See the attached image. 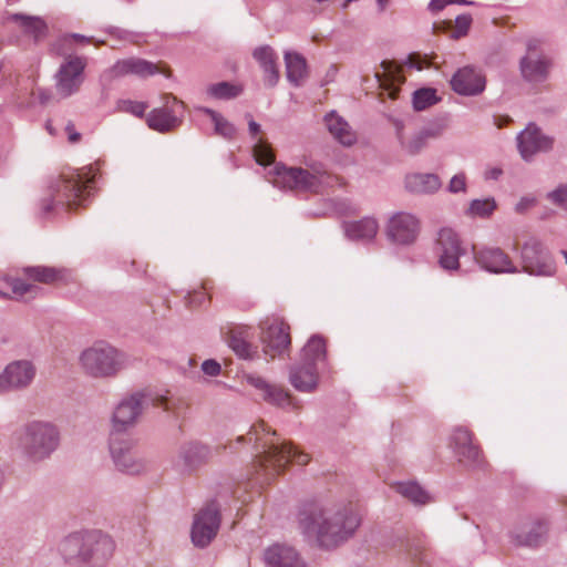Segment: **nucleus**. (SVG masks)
<instances>
[{
    "instance_id": "1",
    "label": "nucleus",
    "mask_w": 567,
    "mask_h": 567,
    "mask_svg": "<svg viewBox=\"0 0 567 567\" xmlns=\"http://www.w3.org/2000/svg\"><path fill=\"white\" fill-rule=\"evenodd\" d=\"M360 525L358 513L349 506L311 505L300 515V527L320 547L333 548L351 537Z\"/></svg>"
},
{
    "instance_id": "2",
    "label": "nucleus",
    "mask_w": 567,
    "mask_h": 567,
    "mask_svg": "<svg viewBox=\"0 0 567 567\" xmlns=\"http://www.w3.org/2000/svg\"><path fill=\"white\" fill-rule=\"evenodd\" d=\"M248 441H254L256 449L260 450L256 456L255 467L256 472L265 480L274 478L282 473L291 461L299 465H306L310 461L308 454L297 452L289 443L281 441L264 421L251 426Z\"/></svg>"
},
{
    "instance_id": "3",
    "label": "nucleus",
    "mask_w": 567,
    "mask_h": 567,
    "mask_svg": "<svg viewBox=\"0 0 567 567\" xmlns=\"http://www.w3.org/2000/svg\"><path fill=\"white\" fill-rule=\"evenodd\" d=\"M59 550L70 565L104 567L114 555L115 542L102 530L93 529L69 535L60 543Z\"/></svg>"
},
{
    "instance_id": "4",
    "label": "nucleus",
    "mask_w": 567,
    "mask_h": 567,
    "mask_svg": "<svg viewBox=\"0 0 567 567\" xmlns=\"http://www.w3.org/2000/svg\"><path fill=\"white\" fill-rule=\"evenodd\" d=\"M12 442L27 461L38 463L59 447L60 431L51 422L33 420L14 431Z\"/></svg>"
},
{
    "instance_id": "5",
    "label": "nucleus",
    "mask_w": 567,
    "mask_h": 567,
    "mask_svg": "<svg viewBox=\"0 0 567 567\" xmlns=\"http://www.w3.org/2000/svg\"><path fill=\"white\" fill-rule=\"evenodd\" d=\"M94 183V176L86 177L82 174L60 176L50 186L49 197L41 200L43 216L49 215L56 206L68 210H74L85 200V192L90 184Z\"/></svg>"
},
{
    "instance_id": "6",
    "label": "nucleus",
    "mask_w": 567,
    "mask_h": 567,
    "mask_svg": "<svg viewBox=\"0 0 567 567\" xmlns=\"http://www.w3.org/2000/svg\"><path fill=\"white\" fill-rule=\"evenodd\" d=\"M127 355L106 342H96L80 355L83 371L95 379L114 378L126 368Z\"/></svg>"
},
{
    "instance_id": "7",
    "label": "nucleus",
    "mask_w": 567,
    "mask_h": 567,
    "mask_svg": "<svg viewBox=\"0 0 567 567\" xmlns=\"http://www.w3.org/2000/svg\"><path fill=\"white\" fill-rule=\"evenodd\" d=\"M326 358V340L320 336L311 337L301 351L300 362L290 370V383L302 392H310L318 383L317 363Z\"/></svg>"
},
{
    "instance_id": "8",
    "label": "nucleus",
    "mask_w": 567,
    "mask_h": 567,
    "mask_svg": "<svg viewBox=\"0 0 567 567\" xmlns=\"http://www.w3.org/2000/svg\"><path fill=\"white\" fill-rule=\"evenodd\" d=\"M330 175L320 167L303 169L300 167H286L276 165L269 173V181L274 186L290 190L319 192L323 186L330 185Z\"/></svg>"
},
{
    "instance_id": "9",
    "label": "nucleus",
    "mask_w": 567,
    "mask_h": 567,
    "mask_svg": "<svg viewBox=\"0 0 567 567\" xmlns=\"http://www.w3.org/2000/svg\"><path fill=\"white\" fill-rule=\"evenodd\" d=\"M109 451L117 471L127 475L142 472V445L138 435L110 432Z\"/></svg>"
},
{
    "instance_id": "10",
    "label": "nucleus",
    "mask_w": 567,
    "mask_h": 567,
    "mask_svg": "<svg viewBox=\"0 0 567 567\" xmlns=\"http://www.w3.org/2000/svg\"><path fill=\"white\" fill-rule=\"evenodd\" d=\"M163 105L150 112L146 123L150 128L159 133H167L182 124L185 104L172 94L162 97Z\"/></svg>"
},
{
    "instance_id": "11",
    "label": "nucleus",
    "mask_w": 567,
    "mask_h": 567,
    "mask_svg": "<svg viewBox=\"0 0 567 567\" xmlns=\"http://www.w3.org/2000/svg\"><path fill=\"white\" fill-rule=\"evenodd\" d=\"M142 416V391L124 395L112 414L111 432L131 433Z\"/></svg>"
},
{
    "instance_id": "12",
    "label": "nucleus",
    "mask_w": 567,
    "mask_h": 567,
    "mask_svg": "<svg viewBox=\"0 0 567 567\" xmlns=\"http://www.w3.org/2000/svg\"><path fill=\"white\" fill-rule=\"evenodd\" d=\"M264 352L271 359L281 354L291 342L290 327L279 318H267L260 323Z\"/></svg>"
},
{
    "instance_id": "13",
    "label": "nucleus",
    "mask_w": 567,
    "mask_h": 567,
    "mask_svg": "<svg viewBox=\"0 0 567 567\" xmlns=\"http://www.w3.org/2000/svg\"><path fill=\"white\" fill-rule=\"evenodd\" d=\"M85 65V59L72 55L68 56L60 65L55 74V89L61 97L66 99L80 90L84 80Z\"/></svg>"
},
{
    "instance_id": "14",
    "label": "nucleus",
    "mask_w": 567,
    "mask_h": 567,
    "mask_svg": "<svg viewBox=\"0 0 567 567\" xmlns=\"http://www.w3.org/2000/svg\"><path fill=\"white\" fill-rule=\"evenodd\" d=\"M37 369L29 360L10 362L0 373V394L24 390L35 378Z\"/></svg>"
},
{
    "instance_id": "15",
    "label": "nucleus",
    "mask_w": 567,
    "mask_h": 567,
    "mask_svg": "<svg viewBox=\"0 0 567 567\" xmlns=\"http://www.w3.org/2000/svg\"><path fill=\"white\" fill-rule=\"evenodd\" d=\"M220 525L218 506L212 502L200 509L194 519L192 528V540L195 546H207L217 535Z\"/></svg>"
},
{
    "instance_id": "16",
    "label": "nucleus",
    "mask_w": 567,
    "mask_h": 567,
    "mask_svg": "<svg viewBox=\"0 0 567 567\" xmlns=\"http://www.w3.org/2000/svg\"><path fill=\"white\" fill-rule=\"evenodd\" d=\"M439 264L445 270H457L460 257L465 254L457 234L451 228H442L436 240Z\"/></svg>"
},
{
    "instance_id": "17",
    "label": "nucleus",
    "mask_w": 567,
    "mask_h": 567,
    "mask_svg": "<svg viewBox=\"0 0 567 567\" xmlns=\"http://www.w3.org/2000/svg\"><path fill=\"white\" fill-rule=\"evenodd\" d=\"M420 233L419 219L408 213L393 215L388 224L386 234L391 241L398 245L413 244Z\"/></svg>"
},
{
    "instance_id": "18",
    "label": "nucleus",
    "mask_w": 567,
    "mask_h": 567,
    "mask_svg": "<svg viewBox=\"0 0 567 567\" xmlns=\"http://www.w3.org/2000/svg\"><path fill=\"white\" fill-rule=\"evenodd\" d=\"M485 85V76L473 66L458 69L451 79L453 91L460 95H477L484 91Z\"/></svg>"
},
{
    "instance_id": "19",
    "label": "nucleus",
    "mask_w": 567,
    "mask_h": 567,
    "mask_svg": "<svg viewBox=\"0 0 567 567\" xmlns=\"http://www.w3.org/2000/svg\"><path fill=\"white\" fill-rule=\"evenodd\" d=\"M396 135L402 150L409 155L420 153L430 140L437 136V132L431 128H414L412 126H396Z\"/></svg>"
},
{
    "instance_id": "20",
    "label": "nucleus",
    "mask_w": 567,
    "mask_h": 567,
    "mask_svg": "<svg viewBox=\"0 0 567 567\" xmlns=\"http://www.w3.org/2000/svg\"><path fill=\"white\" fill-rule=\"evenodd\" d=\"M518 150L522 157L528 161L536 153L551 148L553 141L542 134L539 128L529 124L517 137Z\"/></svg>"
},
{
    "instance_id": "21",
    "label": "nucleus",
    "mask_w": 567,
    "mask_h": 567,
    "mask_svg": "<svg viewBox=\"0 0 567 567\" xmlns=\"http://www.w3.org/2000/svg\"><path fill=\"white\" fill-rule=\"evenodd\" d=\"M522 257L524 269L530 275L550 276L554 271L549 257L537 243L525 245Z\"/></svg>"
},
{
    "instance_id": "22",
    "label": "nucleus",
    "mask_w": 567,
    "mask_h": 567,
    "mask_svg": "<svg viewBox=\"0 0 567 567\" xmlns=\"http://www.w3.org/2000/svg\"><path fill=\"white\" fill-rule=\"evenodd\" d=\"M474 258L477 264L489 272H515L516 267L513 265L508 255L499 248H485L480 251L474 250Z\"/></svg>"
},
{
    "instance_id": "23",
    "label": "nucleus",
    "mask_w": 567,
    "mask_h": 567,
    "mask_svg": "<svg viewBox=\"0 0 567 567\" xmlns=\"http://www.w3.org/2000/svg\"><path fill=\"white\" fill-rule=\"evenodd\" d=\"M551 62L544 55L536 54L532 44H528V53L520 60V72L529 82H542L547 79Z\"/></svg>"
},
{
    "instance_id": "24",
    "label": "nucleus",
    "mask_w": 567,
    "mask_h": 567,
    "mask_svg": "<svg viewBox=\"0 0 567 567\" xmlns=\"http://www.w3.org/2000/svg\"><path fill=\"white\" fill-rule=\"evenodd\" d=\"M254 331L249 326L238 324L233 327L227 337L228 346L243 359H250L257 353V347L252 344Z\"/></svg>"
},
{
    "instance_id": "25",
    "label": "nucleus",
    "mask_w": 567,
    "mask_h": 567,
    "mask_svg": "<svg viewBox=\"0 0 567 567\" xmlns=\"http://www.w3.org/2000/svg\"><path fill=\"white\" fill-rule=\"evenodd\" d=\"M452 444L460 462L465 464L478 463L481 460V450L473 443L472 433L463 427H457L452 434Z\"/></svg>"
},
{
    "instance_id": "26",
    "label": "nucleus",
    "mask_w": 567,
    "mask_h": 567,
    "mask_svg": "<svg viewBox=\"0 0 567 567\" xmlns=\"http://www.w3.org/2000/svg\"><path fill=\"white\" fill-rule=\"evenodd\" d=\"M381 66L382 73H375L379 85L388 92L389 97L396 99L399 94V86L405 81L402 73V66L393 61H383Z\"/></svg>"
},
{
    "instance_id": "27",
    "label": "nucleus",
    "mask_w": 567,
    "mask_h": 567,
    "mask_svg": "<svg viewBox=\"0 0 567 567\" xmlns=\"http://www.w3.org/2000/svg\"><path fill=\"white\" fill-rule=\"evenodd\" d=\"M265 560L274 567H306L298 553L289 546L274 545L265 553Z\"/></svg>"
},
{
    "instance_id": "28",
    "label": "nucleus",
    "mask_w": 567,
    "mask_h": 567,
    "mask_svg": "<svg viewBox=\"0 0 567 567\" xmlns=\"http://www.w3.org/2000/svg\"><path fill=\"white\" fill-rule=\"evenodd\" d=\"M405 188L414 194H431L440 189L442 183L436 174L411 173L405 176Z\"/></svg>"
},
{
    "instance_id": "29",
    "label": "nucleus",
    "mask_w": 567,
    "mask_h": 567,
    "mask_svg": "<svg viewBox=\"0 0 567 567\" xmlns=\"http://www.w3.org/2000/svg\"><path fill=\"white\" fill-rule=\"evenodd\" d=\"M9 20L18 23L25 34L33 38L34 42H39L48 34V25L39 17L13 13Z\"/></svg>"
},
{
    "instance_id": "30",
    "label": "nucleus",
    "mask_w": 567,
    "mask_h": 567,
    "mask_svg": "<svg viewBox=\"0 0 567 567\" xmlns=\"http://www.w3.org/2000/svg\"><path fill=\"white\" fill-rule=\"evenodd\" d=\"M324 122L330 134L340 144L350 146L355 142V133L351 130L350 125L336 113L328 114L324 118Z\"/></svg>"
},
{
    "instance_id": "31",
    "label": "nucleus",
    "mask_w": 567,
    "mask_h": 567,
    "mask_svg": "<svg viewBox=\"0 0 567 567\" xmlns=\"http://www.w3.org/2000/svg\"><path fill=\"white\" fill-rule=\"evenodd\" d=\"M252 55L266 73V83L269 86H274L279 79L274 50L268 45L259 47L255 49Z\"/></svg>"
},
{
    "instance_id": "32",
    "label": "nucleus",
    "mask_w": 567,
    "mask_h": 567,
    "mask_svg": "<svg viewBox=\"0 0 567 567\" xmlns=\"http://www.w3.org/2000/svg\"><path fill=\"white\" fill-rule=\"evenodd\" d=\"M472 17L470 14H461L454 21L444 20L434 24L435 31L449 32L451 38L460 39L465 37L471 28Z\"/></svg>"
},
{
    "instance_id": "33",
    "label": "nucleus",
    "mask_w": 567,
    "mask_h": 567,
    "mask_svg": "<svg viewBox=\"0 0 567 567\" xmlns=\"http://www.w3.org/2000/svg\"><path fill=\"white\" fill-rule=\"evenodd\" d=\"M379 226L374 218H363L349 223L346 227L347 236L351 239H372L378 233Z\"/></svg>"
},
{
    "instance_id": "34",
    "label": "nucleus",
    "mask_w": 567,
    "mask_h": 567,
    "mask_svg": "<svg viewBox=\"0 0 567 567\" xmlns=\"http://www.w3.org/2000/svg\"><path fill=\"white\" fill-rule=\"evenodd\" d=\"M22 274L29 280L51 285L62 278L61 271L54 267L30 266L22 269Z\"/></svg>"
},
{
    "instance_id": "35",
    "label": "nucleus",
    "mask_w": 567,
    "mask_h": 567,
    "mask_svg": "<svg viewBox=\"0 0 567 567\" xmlns=\"http://www.w3.org/2000/svg\"><path fill=\"white\" fill-rule=\"evenodd\" d=\"M287 78L291 83L299 84L306 76V60L298 53L286 52L285 54Z\"/></svg>"
},
{
    "instance_id": "36",
    "label": "nucleus",
    "mask_w": 567,
    "mask_h": 567,
    "mask_svg": "<svg viewBox=\"0 0 567 567\" xmlns=\"http://www.w3.org/2000/svg\"><path fill=\"white\" fill-rule=\"evenodd\" d=\"M127 74H142V60L130 58L117 61L111 69L104 72L103 76L112 80Z\"/></svg>"
},
{
    "instance_id": "37",
    "label": "nucleus",
    "mask_w": 567,
    "mask_h": 567,
    "mask_svg": "<svg viewBox=\"0 0 567 567\" xmlns=\"http://www.w3.org/2000/svg\"><path fill=\"white\" fill-rule=\"evenodd\" d=\"M548 528L544 520H535L530 523L525 530L517 535L519 544L535 546L542 542Z\"/></svg>"
},
{
    "instance_id": "38",
    "label": "nucleus",
    "mask_w": 567,
    "mask_h": 567,
    "mask_svg": "<svg viewBox=\"0 0 567 567\" xmlns=\"http://www.w3.org/2000/svg\"><path fill=\"white\" fill-rule=\"evenodd\" d=\"M394 487L398 493L415 504H426L430 501L429 494L415 483H398Z\"/></svg>"
},
{
    "instance_id": "39",
    "label": "nucleus",
    "mask_w": 567,
    "mask_h": 567,
    "mask_svg": "<svg viewBox=\"0 0 567 567\" xmlns=\"http://www.w3.org/2000/svg\"><path fill=\"white\" fill-rule=\"evenodd\" d=\"M496 208L497 205L494 198L474 199L470 203L466 215L473 218H486L489 217Z\"/></svg>"
},
{
    "instance_id": "40",
    "label": "nucleus",
    "mask_w": 567,
    "mask_h": 567,
    "mask_svg": "<svg viewBox=\"0 0 567 567\" xmlns=\"http://www.w3.org/2000/svg\"><path fill=\"white\" fill-rule=\"evenodd\" d=\"M7 284L17 299L33 298L41 290L38 286L27 282L20 278H11Z\"/></svg>"
},
{
    "instance_id": "41",
    "label": "nucleus",
    "mask_w": 567,
    "mask_h": 567,
    "mask_svg": "<svg viewBox=\"0 0 567 567\" xmlns=\"http://www.w3.org/2000/svg\"><path fill=\"white\" fill-rule=\"evenodd\" d=\"M439 101L434 89H420L413 94V106L417 111H423Z\"/></svg>"
},
{
    "instance_id": "42",
    "label": "nucleus",
    "mask_w": 567,
    "mask_h": 567,
    "mask_svg": "<svg viewBox=\"0 0 567 567\" xmlns=\"http://www.w3.org/2000/svg\"><path fill=\"white\" fill-rule=\"evenodd\" d=\"M204 112L210 117L215 126V132L227 138H231L235 135V127L228 121H226L220 114L205 109Z\"/></svg>"
},
{
    "instance_id": "43",
    "label": "nucleus",
    "mask_w": 567,
    "mask_h": 567,
    "mask_svg": "<svg viewBox=\"0 0 567 567\" xmlns=\"http://www.w3.org/2000/svg\"><path fill=\"white\" fill-rule=\"evenodd\" d=\"M241 87L228 82H220L208 87V93L216 99H231L239 95Z\"/></svg>"
},
{
    "instance_id": "44",
    "label": "nucleus",
    "mask_w": 567,
    "mask_h": 567,
    "mask_svg": "<svg viewBox=\"0 0 567 567\" xmlns=\"http://www.w3.org/2000/svg\"><path fill=\"white\" fill-rule=\"evenodd\" d=\"M265 400L279 406L293 405L291 395L281 388L270 385L265 393Z\"/></svg>"
},
{
    "instance_id": "45",
    "label": "nucleus",
    "mask_w": 567,
    "mask_h": 567,
    "mask_svg": "<svg viewBox=\"0 0 567 567\" xmlns=\"http://www.w3.org/2000/svg\"><path fill=\"white\" fill-rule=\"evenodd\" d=\"M254 156H255L257 163L260 165H269L275 159V154L272 152V148L262 138H259L257 141V143L255 144Z\"/></svg>"
},
{
    "instance_id": "46",
    "label": "nucleus",
    "mask_w": 567,
    "mask_h": 567,
    "mask_svg": "<svg viewBox=\"0 0 567 567\" xmlns=\"http://www.w3.org/2000/svg\"><path fill=\"white\" fill-rule=\"evenodd\" d=\"M157 73L164 74L166 78H171L172 71L168 65L164 62L152 63L144 61V78L155 75Z\"/></svg>"
},
{
    "instance_id": "47",
    "label": "nucleus",
    "mask_w": 567,
    "mask_h": 567,
    "mask_svg": "<svg viewBox=\"0 0 567 567\" xmlns=\"http://www.w3.org/2000/svg\"><path fill=\"white\" fill-rule=\"evenodd\" d=\"M117 111L126 112L142 118V103L131 100H120L116 106Z\"/></svg>"
},
{
    "instance_id": "48",
    "label": "nucleus",
    "mask_w": 567,
    "mask_h": 567,
    "mask_svg": "<svg viewBox=\"0 0 567 567\" xmlns=\"http://www.w3.org/2000/svg\"><path fill=\"white\" fill-rule=\"evenodd\" d=\"M548 199L561 207L563 209L567 210V186L560 185L555 190L548 194Z\"/></svg>"
},
{
    "instance_id": "49",
    "label": "nucleus",
    "mask_w": 567,
    "mask_h": 567,
    "mask_svg": "<svg viewBox=\"0 0 567 567\" xmlns=\"http://www.w3.org/2000/svg\"><path fill=\"white\" fill-rule=\"evenodd\" d=\"M433 58L429 56H421L420 54H411L409 56V66L414 68L419 71H421L424 68H427L430 65H434V62L432 61Z\"/></svg>"
},
{
    "instance_id": "50",
    "label": "nucleus",
    "mask_w": 567,
    "mask_h": 567,
    "mask_svg": "<svg viewBox=\"0 0 567 567\" xmlns=\"http://www.w3.org/2000/svg\"><path fill=\"white\" fill-rule=\"evenodd\" d=\"M208 299V293L205 291V288H202L200 290L189 293L187 303L189 307L196 308L204 305Z\"/></svg>"
},
{
    "instance_id": "51",
    "label": "nucleus",
    "mask_w": 567,
    "mask_h": 567,
    "mask_svg": "<svg viewBox=\"0 0 567 567\" xmlns=\"http://www.w3.org/2000/svg\"><path fill=\"white\" fill-rule=\"evenodd\" d=\"M466 190V176L464 173L454 175L449 183V192L460 193Z\"/></svg>"
},
{
    "instance_id": "52",
    "label": "nucleus",
    "mask_w": 567,
    "mask_h": 567,
    "mask_svg": "<svg viewBox=\"0 0 567 567\" xmlns=\"http://www.w3.org/2000/svg\"><path fill=\"white\" fill-rule=\"evenodd\" d=\"M450 3L473 4V2L466 0H432L429 4V8L431 11L436 12Z\"/></svg>"
},
{
    "instance_id": "53",
    "label": "nucleus",
    "mask_w": 567,
    "mask_h": 567,
    "mask_svg": "<svg viewBox=\"0 0 567 567\" xmlns=\"http://www.w3.org/2000/svg\"><path fill=\"white\" fill-rule=\"evenodd\" d=\"M203 371L208 375H217L220 372V364L214 360H206L202 364Z\"/></svg>"
},
{
    "instance_id": "54",
    "label": "nucleus",
    "mask_w": 567,
    "mask_h": 567,
    "mask_svg": "<svg viewBox=\"0 0 567 567\" xmlns=\"http://www.w3.org/2000/svg\"><path fill=\"white\" fill-rule=\"evenodd\" d=\"M65 132L68 133V140L70 143L74 144L81 140V134L75 131V126L72 122H68L65 125Z\"/></svg>"
},
{
    "instance_id": "55",
    "label": "nucleus",
    "mask_w": 567,
    "mask_h": 567,
    "mask_svg": "<svg viewBox=\"0 0 567 567\" xmlns=\"http://www.w3.org/2000/svg\"><path fill=\"white\" fill-rule=\"evenodd\" d=\"M247 382L249 384H251L252 386L262 390L265 393H267V388L270 386L261 378L254 377V375H248L247 377Z\"/></svg>"
},
{
    "instance_id": "56",
    "label": "nucleus",
    "mask_w": 567,
    "mask_h": 567,
    "mask_svg": "<svg viewBox=\"0 0 567 567\" xmlns=\"http://www.w3.org/2000/svg\"><path fill=\"white\" fill-rule=\"evenodd\" d=\"M535 204V199L534 198H529V197H524L522 198L517 205H516V212L517 213H524L526 212L528 208H530L532 206H534Z\"/></svg>"
},
{
    "instance_id": "57",
    "label": "nucleus",
    "mask_w": 567,
    "mask_h": 567,
    "mask_svg": "<svg viewBox=\"0 0 567 567\" xmlns=\"http://www.w3.org/2000/svg\"><path fill=\"white\" fill-rule=\"evenodd\" d=\"M155 405H161L164 408L165 411H173L174 410V403L172 399L166 396H159L154 400Z\"/></svg>"
},
{
    "instance_id": "58",
    "label": "nucleus",
    "mask_w": 567,
    "mask_h": 567,
    "mask_svg": "<svg viewBox=\"0 0 567 567\" xmlns=\"http://www.w3.org/2000/svg\"><path fill=\"white\" fill-rule=\"evenodd\" d=\"M249 132L254 137H256L260 132V125L252 120L249 121Z\"/></svg>"
},
{
    "instance_id": "59",
    "label": "nucleus",
    "mask_w": 567,
    "mask_h": 567,
    "mask_svg": "<svg viewBox=\"0 0 567 567\" xmlns=\"http://www.w3.org/2000/svg\"><path fill=\"white\" fill-rule=\"evenodd\" d=\"M71 37H72L75 41L90 42V39H87L86 37L82 35V34H79V33H73Z\"/></svg>"
},
{
    "instance_id": "60",
    "label": "nucleus",
    "mask_w": 567,
    "mask_h": 567,
    "mask_svg": "<svg viewBox=\"0 0 567 567\" xmlns=\"http://www.w3.org/2000/svg\"><path fill=\"white\" fill-rule=\"evenodd\" d=\"M194 449H195V453H196L197 455H199V456H202V457H205V456L207 455V451H206V449H205V447H203V446H200V447H199V446H196V447H194Z\"/></svg>"
},
{
    "instance_id": "61",
    "label": "nucleus",
    "mask_w": 567,
    "mask_h": 567,
    "mask_svg": "<svg viewBox=\"0 0 567 567\" xmlns=\"http://www.w3.org/2000/svg\"><path fill=\"white\" fill-rule=\"evenodd\" d=\"M47 130L49 131V133H50L51 135H54V134H55V133H54V131H53V128H52V126H51V122H50V121H48V122H47Z\"/></svg>"
},
{
    "instance_id": "62",
    "label": "nucleus",
    "mask_w": 567,
    "mask_h": 567,
    "mask_svg": "<svg viewBox=\"0 0 567 567\" xmlns=\"http://www.w3.org/2000/svg\"><path fill=\"white\" fill-rule=\"evenodd\" d=\"M389 0H378L380 8L384 9Z\"/></svg>"
},
{
    "instance_id": "63",
    "label": "nucleus",
    "mask_w": 567,
    "mask_h": 567,
    "mask_svg": "<svg viewBox=\"0 0 567 567\" xmlns=\"http://www.w3.org/2000/svg\"><path fill=\"white\" fill-rule=\"evenodd\" d=\"M0 297H1V298H6V297H8V293H7V292H3L2 290H0Z\"/></svg>"
},
{
    "instance_id": "64",
    "label": "nucleus",
    "mask_w": 567,
    "mask_h": 567,
    "mask_svg": "<svg viewBox=\"0 0 567 567\" xmlns=\"http://www.w3.org/2000/svg\"><path fill=\"white\" fill-rule=\"evenodd\" d=\"M563 255H564L566 264H567V251H563Z\"/></svg>"
}]
</instances>
